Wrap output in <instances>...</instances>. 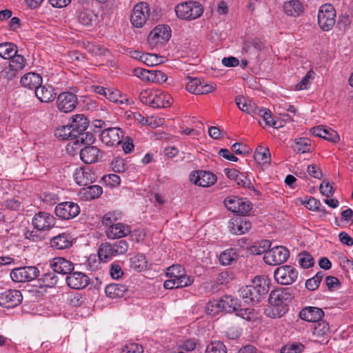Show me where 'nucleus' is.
<instances>
[{"mask_svg": "<svg viewBox=\"0 0 353 353\" xmlns=\"http://www.w3.org/2000/svg\"><path fill=\"white\" fill-rule=\"evenodd\" d=\"M292 290L281 288L272 290L269 296L268 306L265 310V314L271 318H279L288 311V304L292 299Z\"/></svg>", "mask_w": 353, "mask_h": 353, "instance_id": "obj_1", "label": "nucleus"}, {"mask_svg": "<svg viewBox=\"0 0 353 353\" xmlns=\"http://www.w3.org/2000/svg\"><path fill=\"white\" fill-rule=\"evenodd\" d=\"M269 290V284L264 276H256L253 279V285L241 288L239 290L241 296L246 303H258L262 295Z\"/></svg>", "mask_w": 353, "mask_h": 353, "instance_id": "obj_2", "label": "nucleus"}, {"mask_svg": "<svg viewBox=\"0 0 353 353\" xmlns=\"http://www.w3.org/2000/svg\"><path fill=\"white\" fill-rule=\"evenodd\" d=\"M175 12L179 18L190 21L199 17L203 12V8L200 3L190 1L177 4Z\"/></svg>", "mask_w": 353, "mask_h": 353, "instance_id": "obj_3", "label": "nucleus"}, {"mask_svg": "<svg viewBox=\"0 0 353 353\" xmlns=\"http://www.w3.org/2000/svg\"><path fill=\"white\" fill-rule=\"evenodd\" d=\"M336 11L331 4L322 5L318 13V24L323 31L330 30L336 22Z\"/></svg>", "mask_w": 353, "mask_h": 353, "instance_id": "obj_4", "label": "nucleus"}, {"mask_svg": "<svg viewBox=\"0 0 353 353\" xmlns=\"http://www.w3.org/2000/svg\"><path fill=\"white\" fill-rule=\"evenodd\" d=\"M39 275L36 266H23L13 269L10 274L11 279L16 283H25L33 281Z\"/></svg>", "mask_w": 353, "mask_h": 353, "instance_id": "obj_5", "label": "nucleus"}, {"mask_svg": "<svg viewBox=\"0 0 353 353\" xmlns=\"http://www.w3.org/2000/svg\"><path fill=\"white\" fill-rule=\"evenodd\" d=\"M150 14V8L146 2L137 3L132 11L130 21L133 26L141 28L145 24Z\"/></svg>", "mask_w": 353, "mask_h": 353, "instance_id": "obj_6", "label": "nucleus"}, {"mask_svg": "<svg viewBox=\"0 0 353 353\" xmlns=\"http://www.w3.org/2000/svg\"><path fill=\"white\" fill-rule=\"evenodd\" d=\"M297 270L291 265H282L277 268L274 272V276L278 283L281 285H290L295 282L298 278Z\"/></svg>", "mask_w": 353, "mask_h": 353, "instance_id": "obj_7", "label": "nucleus"}, {"mask_svg": "<svg viewBox=\"0 0 353 353\" xmlns=\"http://www.w3.org/2000/svg\"><path fill=\"white\" fill-rule=\"evenodd\" d=\"M290 256L289 250L283 246H275L263 256L264 261L270 265H280L285 262Z\"/></svg>", "mask_w": 353, "mask_h": 353, "instance_id": "obj_8", "label": "nucleus"}, {"mask_svg": "<svg viewBox=\"0 0 353 353\" xmlns=\"http://www.w3.org/2000/svg\"><path fill=\"white\" fill-rule=\"evenodd\" d=\"M55 214L63 220L76 217L80 212L79 205L74 202L65 201L59 203L54 209Z\"/></svg>", "mask_w": 353, "mask_h": 353, "instance_id": "obj_9", "label": "nucleus"}, {"mask_svg": "<svg viewBox=\"0 0 353 353\" xmlns=\"http://www.w3.org/2000/svg\"><path fill=\"white\" fill-rule=\"evenodd\" d=\"M78 103L77 97L70 92L60 93L57 98V107L58 110L64 113L73 111Z\"/></svg>", "mask_w": 353, "mask_h": 353, "instance_id": "obj_10", "label": "nucleus"}, {"mask_svg": "<svg viewBox=\"0 0 353 353\" xmlns=\"http://www.w3.org/2000/svg\"><path fill=\"white\" fill-rule=\"evenodd\" d=\"M32 223L38 231H48L55 225L56 219L48 212H40L34 214Z\"/></svg>", "mask_w": 353, "mask_h": 353, "instance_id": "obj_11", "label": "nucleus"}, {"mask_svg": "<svg viewBox=\"0 0 353 353\" xmlns=\"http://www.w3.org/2000/svg\"><path fill=\"white\" fill-rule=\"evenodd\" d=\"M100 137L106 145L114 146L121 143L123 132L119 128H108L102 130Z\"/></svg>", "mask_w": 353, "mask_h": 353, "instance_id": "obj_12", "label": "nucleus"}, {"mask_svg": "<svg viewBox=\"0 0 353 353\" xmlns=\"http://www.w3.org/2000/svg\"><path fill=\"white\" fill-rule=\"evenodd\" d=\"M190 180L196 185L209 187L216 182V176L210 172L198 170L190 174Z\"/></svg>", "mask_w": 353, "mask_h": 353, "instance_id": "obj_13", "label": "nucleus"}, {"mask_svg": "<svg viewBox=\"0 0 353 353\" xmlns=\"http://www.w3.org/2000/svg\"><path fill=\"white\" fill-rule=\"evenodd\" d=\"M23 299L19 290H8L0 294V305L6 308H12L19 305Z\"/></svg>", "mask_w": 353, "mask_h": 353, "instance_id": "obj_14", "label": "nucleus"}, {"mask_svg": "<svg viewBox=\"0 0 353 353\" xmlns=\"http://www.w3.org/2000/svg\"><path fill=\"white\" fill-rule=\"evenodd\" d=\"M68 285L74 290H82L90 283L88 275L81 272H70L65 278Z\"/></svg>", "mask_w": 353, "mask_h": 353, "instance_id": "obj_15", "label": "nucleus"}, {"mask_svg": "<svg viewBox=\"0 0 353 353\" xmlns=\"http://www.w3.org/2000/svg\"><path fill=\"white\" fill-rule=\"evenodd\" d=\"M96 179V174L88 166L77 168L74 174V179L79 185L87 186Z\"/></svg>", "mask_w": 353, "mask_h": 353, "instance_id": "obj_16", "label": "nucleus"}, {"mask_svg": "<svg viewBox=\"0 0 353 353\" xmlns=\"http://www.w3.org/2000/svg\"><path fill=\"white\" fill-rule=\"evenodd\" d=\"M170 29L168 26H157L149 34L148 42L150 45L154 46L158 43H163L170 37Z\"/></svg>", "mask_w": 353, "mask_h": 353, "instance_id": "obj_17", "label": "nucleus"}, {"mask_svg": "<svg viewBox=\"0 0 353 353\" xmlns=\"http://www.w3.org/2000/svg\"><path fill=\"white\" fill-rule=\"evenodd\" d=\"M105 232L109 239H121L127 236L131 233V226L117 222L114 225L110 227V228H106Z\"/></svg>", "mask_w": 353, "mask_h": 353, "instance_id": "obj_18", "label": "nucleus"}, {"mask_svg": "<svg viewBox=\"0 0 353 353\" xmlns=\"http://www.w3.org/2000/svg\"><path fill=\"white\" fill-rule=\"evenodd\" d=\"M193 278L187 274L176 275V277H169L163 283L165 289L181 288L190 285L193 283Z\"/></svg>", "mask_w": 353, "mask_h": 353, "instance_id": "obj_19", "label": "nucleus"}, {"mask_svg": "<svg viewBox=\"0 0 353 353\" xmlns=\"http://www.w3.org/2000/svg\"><path fill=\"white\" fill-rule=\"evenodd\" d=\"M324 316V312L317 307L307 306L299 312V317L307 322H319Z\"/></svg>", "mask_w": 353, "mask_h": 353, "instance_id": "obj_20", "label": "nucleus"}, {"mask_svg": "<svg viewBox=\"0 0 353 353\" xmlns=\"http://www.w3.org/2000/svg\"><path fill=\"white\" fill-rule=\"evenodd\" d=\"M50 266L55 273L69 274L74 270L73 263L63 257L54 258L50 263Z\"/></svg>", "mask_w": 353, "mask_h": 353, "instance_id": "obj_21", "label": "nucleus"}, {"mask_svg": "<svg viewBox=\"0 0 353 353\" xmlns=\"http://www.w3.org/2000/svg\"><path fill=\"white\" fill-rule=\"evenodd\" d=\"M230 231L234 234H242L251 228V223L245 217H238L232 219L229 225Z\"/></svg>", "mask_w": 353, "mask_h": 353, "instance_id": "obj_22", "label": "nucleus"}, {"mask_svg": "<svg viewBox=\"0 0 353 353\" xmlns=\"http://www.w3.org/2000/svg\"><path fill=\"white\" fill-rule=\"evenodd\" d=\"M80 157L84 163L90 164L97 162L101 157V154L97 147L88 145L81 150Z\"/></svg>", "mask_w": 353, "mask_h": 353, "instance_id": "obj_23", "label": "nucleus"}, {"mask_svg": "<svg viewBox=\"0 0 353 353\" xmlns=\"http://www.w3.org/2000/svg\"><path fill=\"white\" fill-rule=\"evenodd\" d=\"M312 134L316 137H321L329 141L336 143L339 141L338 133L329 128H325L322 125L314 127L311 129Z\"/></svg>", "mask_w": 353, "mask_h": 353, "instance_id": "obj_24", "label": "nucleus"}, {"mask_svg": "<svg viewBox=\"0 0 353 353\" xmlns=\"http://www.w3.org/2000/svg\"><path fill=\"white\" fill-rule=\"evenodd\" d=\"M255 115L259 116L261 118L259 120V123L263 127L272 126L278 128L281 126L277 125V121L272 117V112L268 109L258 107L257 110H255Z\"/></svg>", "mask_w": 353, "mask_h": 353, "instance_id": "obj_25", "label": "nucleus"}, {"mask_svg": "<svg viewBox=\"0 0 353 353\" xmlns=\"http://www.w3.org/2000/svg\"><path fill=\"white\" fill-rule=\"evenodd\" d=\"M34 93L37 99L43 103L50 102L55 97L54 88L50 85L41 84L36 88Z\"/></svg>", "mask_w": 353, "mask_h": 353, "instance_id": "obj_26", "label": "nucleus"}, {"mask_svg": "<svg viewBox=\"0 0 353 353\" xmlns=\"http://www.w3.org/2000/svg\"><path fill=\"white\" fill-rule=\"evenodd\" d=\"M20 83L23 87L35 90L42 83V77L37 73L28 72L21 78Z\"/></svg>", "mask_w": 353, "mask_h": 353, "instance_id": "obj_27", "label": "nucleus"}, {"mask_svg": "<svg viewBox=\"0 0 353 353\" xmlns=\"http://www.w3.org/2000/svg\"><path fill=\"white\" fill-rule=\"evenodd\" d=\"M89 120L82 114H77L71 117L70 123V128L72 129L74 134L85 131L89 125Z\"/></svg>", "mask_w": 353, "mask_h": 353, "instance_id": "obj_28", "label": "nucleus"}, {"mask_svg": "<svg viewBox=\"0 0 353 353\" xmlns=\"http://www.w3.org/2000/svg\"><path fill=\"white\" fill-rule=\"evenodd\" d=\"M172 102L171 96L167 93L157 90L152 94V107L167 108L170 106Z\"/></svg>", "mask_w": 353, "mask_h": 353, "instance_id": "obj_29", "label": "nucleus"}, {"mask_svg": "<svg viewBox=\"0 0 353 353\" xmlns=\"http://www.w3.org/2000/svg\"><path fill=\"white\" fill-rule=\"evenodd\" d=\"M329 330L328 323L325 321H319L313 331V335L315 336L316 341L321 343H327Z\"/></svg>", "mask_w": 353, "mask_h": 353, "instance_id": "obj_30", "label": "nucleus"}, {"mask_svg": "<svg viewBox=\"0 0 353 353\" xmlns=\"http://www.w3.org/2000/svg\"><path fill=\"white\" fill-rule=\"evenodd\" d=\"M50 245L57 250L67 249L72 245V237L69 234L61 233L51 239Z\"/></svg>", "mask_w": 353, "mask_h": 353, "instance_id": "obj_31", "label": "nucleus"}, {"mask_svg": "<svg viewBox=\"0 0 353 353\" xmlns=\"http://www.w3.org/2000/svg\"><path fill=\"white\" fill-rule=\"evenodd\" d=\"M103 192V189L97 185H91L90 184L85 186L80 190L81 196L86 201L92 200L99 197Z\"/></svg>", "mask_w": 353, "mask_h": 353, "instance_id": "obj_32", "label": "nucleus"}, {"mask_svg": "<svg viewBox=\"0 0 353 353\" xmlns=\"http://www.w3.org/2000/svg\"><path fill=\"white\" fill-rule=\"evenodd\" d=\"M220 301L223 311L228 313L235 312L240 307L239 299L230 295L223 296L220 299Z\"/></svg>", "mask_w": 353, "mask_h": 353, "instance_id": "obj_33", "label": "nucleus"}, {"mask_svg": "<svg viewBox=\"0 0 353 353\" xmlns=\"http://www.w3.org/2000/svg\"><path fill=\"white\" fill-rule=\"evenodd\" d=\"M127 290L125 285L119 283H111L105 288V294L111 299L123 297Z\"/></svg>", "mask_w": 353, "mask_h": 353, "instance_id": "obj_34", "label": "nucleus"}, {"mask_svg": "<svg viewBox=\"0 0 353 353\" xmlns=\"http://www.w3.org/2000/svg\"><path fill=\"white\" fill-rule=\"evenodd\" d=\"M235 101L236 105L241 111L254 117L255 110L259 107L254 103L248 101L243 96H237Z\"/></svg>", "mask_w": 353, "mask_h": 353, "instance_id": "obj_35", "label": "nucleus"}, {"mask_svg": "<svg viewBox=\"0 0 353 353\" xmlns=\"http://www.w3.org/2000/svg\"><path fill=\"white\" fill-rule=\"evenodd\" d=\"M79 22L84 26H93L96 25L98 16L92 10L80 11L77 15Z\"/></svg>", "mask_w": 353, "mask_h": 353, "instance_id": "obj_36", "label": "nucleus"}, {"mask_svg": "<svg viewBox=\"0 0 353 353\" xmlns=\"http://www.w3.org/2000/svg\"><path fill=\"white\" fill-rule=\"evenodd\" d=\"M283 10L288 15L297 17L303 12V7L299 0H290L284 3Z\"/></svg>", "mask_w": 353, "mask_h": 353, "instance_id": "obj_37", "label": "nucleus"}, {"mask_svg": "<svg viewBox=\"0 0 353 353\" xmlns=\"http://www.w3.org/2000/svg\"><path fill=\"white\" fill-rule=\"evenodd\" d=\"M17 46L11 42L0 43V57L4 59H10L17 53Z\"/></svg>", "mask_w": 353, "mask_h": 353, "instance_id": "obj_38", "label": "nucleus"}, {"mask_svg": "<svg viewBox=\"0 0 353 353\" xmlns=\"http://www.w3.org/2000/svg\"><path fill=\"white\" fill-rule=\"evenodd\" d=\"M254 157L259 163H270L271 154L268 148L259 145L255 150Z\"/></svg>", "mask_w": 353, "mask_h": 353, "instance_id": "obj_39", "label": "nucleus"}, {"mask_svg": "<svg viewBox=\"0 0 353 353\" xmlns=\"http://www.w3.org/2000/svg\"><path fill=\"white\" fill-rule=\"evenodd\" d=\"M239 254L236 250L230 248L221 253L219 261L223 265H229L238 259Z\"/></svg>", "mask_w": 353, "mask_h": 353, "instance_id": "obj_40", "label": "nucleus"}, {"mask_svg": "<svg viewBox=\"0 0 353 353\" xmlns=\"http://www.w3.org/2000/svg\"><path fill=\"white\" fill-rule=\"evenodd\" d=\"M99 258L103 261H108L111 257L115 256L116 254L112 244L108 243H102L98 250Z\"/></svg>", "mask_w": 353, "mask_h": 353, "instance_id": "obj_41", "label": "nucleus"}, {"mask_svg": "<svg viewBox=\"0 0 353 353\" xmlns=\"http://www.w3.org/2000/svg\"><path fill=\"white\" fill-rule=\"evenodd\" d=\"M148 265V261L143 254H137L130 259V267L137 272L145 270Z\"/></svg>", "mask_w": 353, "mask_h": 353, "instance_id": "obj_42", "label": "nucleus"}, {"mask_svg": "<svg viewBox=\"0 0 353 353\" xmlns=\"http://www.w3.org/2000/svg\"><path fill=\"white\" fill-rule=\"evenodd\" d=\"M122 218V214L119 211H112L109 212L103 215L102 217V224L106 227V228H110L112 225H114L117 223L118 221L121 220Z\"/></svg>", "mask_w": 353, "mask_h": 353, "instance_id": "obj_43", "label": "nucleus"}, {"mask_svg": "<svg viewBox=\"0 0 353 353\" xmlns=\"http://www.w3.org/2000/svg\"><path fill=\"white\" fill-rule=\"evenodd\" d=\"M54 135L61 140H74L75 137L74 132L70 128V124L57 128L54 132Z\"/></svg>", "mask_w": 353, "mask_h": 353, "instance_id": "obj_44", "label": "nucleus"}, {"mask_svg": "<svg viewBox=\"0 0 353 353\" xmlns=\"http://www.w3.org/2000/svg\"><path fill=\"white\" fill-rule=\"evenodd\" d=\"M94 141V137L92 132L83 131L75 134L74 139V145H91Z\"/></svg>", "mask_w": 353, "mask_h": 353, "instance_id": "obj_45", "label": "nucleus"}, {"mask_svg": "<svg viewBox=\"0 0 353 353\" xmlns=\"http://www.w3.org/2000/svg\"><path fill=\"white\" fill-rule=\"evenodd\" d=\"M271 242L269 240H261L256 242L250 248V252L253 254L259 255L263 253L264 254L270 250Z\"/></svg>", "mask_w": 353, "mask_h": 353, "instance_id": "obj_46", "label": "nucleus"}, {"mask_svg": "<svg viewBox=\"0 0 353 353\" xmlns=\"http://www.w3.org/2000/svg\"><path fill=\"white\" fill-rule=\"evenodd\" d=\"M39 281L42 282V285L47 288H52L56 285L58 283L59 278L56 275V273L52 272H48L41 275Z\"/></svg>", "mask_w": 353, "mask_h": 353, "instance_id": "obj_47", "label": "nucleus"}, {"mask_svg": "<svg viewBox=\"0 0 353 353\" xmlns=\"http://www.w3.org/2000/svg\"><path fill=\"white\" fill-rule=\"evenodd\" d=\"M26 63V60L24 57L16 53L15 55L10 59L9 66H10V68H13L15 71L19 72L23 69Z\"/></svg>", "mask_w": 353, "mask_h": 353, "instance_id": "obj_48", "label": "nucleus"}, {"mask_svg": "<svg viewBox=\"0 0 353 353\" xmlns=\"http://www.w3.org/2000/svg\"><path fill=\"white\" fill-rule=\"evenodd\" d=\"M236 315L248 321H252L257 318L255 310L252 308H241L240 307L235 312Z\"/></svg>", "mask_w": 353, "mask_h": 353, "instance_id": "obj_49", "label": "nucleus"}, {"mask_svg": "<svg viewBox=\"0 0 353 353\" xmlns=\"http://www.w3.org/2000/svg\"><path fill=\"white\" fill-rule=\"evenodd\" d=\"M161 57H158L155 54H143L141 57V61L148 66L157 65L163 62Z\"/></svg>", "mask_w": 353, "mask_h": 353, "instance_id": "obj_50", "label": "nucleus"}, {"mask_svg": "<svg viewBox=\"0 0 353 353\" xmlns=\"http://www.w3.org/2000/svg\"><path fill=\"white\" fill-rule=\"evenodd\" d=\"M103 97L109 101L113 103H123V99H121L122 96L121 94V92L117 89L107 88L105 90V94H104Z\"/></svg>", "mask_w": 353, "mask_h": 353, "instance_id": "obj_51", "label": "nucleus"}, {"mask_svg": "<svg viewBox=\"0 0 353 353\" xmlns=\"http://www.w3.org/2000/svg\"><path fill=\"white\" fill-rule=\"evenodd\" d=\"M324 276V273L321 271L318 272L315 276H314L312 278H310L307 279L305 282V288L309 290H316L321 281H322L323 278Z\"/></svg>", "mask_w": 353, "mask_h": 353, "instance_id": "obj_52", "label": "nucleus"}, {"mask_svg": "<svg viewBox=\"0 0 353 353\" xmlns=\"http://www.w3.org/2000/svg\"><path fill=\"white\" fill-rule=\"evenodd\" d=\"M111 168L115 172H124L128 169V164L125 159L116 157L111 162Z\"/></svg>", "mask_w": 353, "mask_h": 353, "instance_id": "obj_53", "label": "nucleus"}, {"mask_svg": "<svg viewBox=\"0 0 353 353\" xmlns=\"http://www.w3.org/2000/svg\"><path fill=\"white\" fill-rule=\"evenodd\" d=\"M315 73L312 70H309L303 77L301 81L296 85V90H305L311 84L312 81L314 78Z\"/></svg>", "mask_w": 353, "mask_h": 353, "instance_id": "obj_54", "label": "nucleus"}, {"mask_svg": "<svg viewBox=\"0 0 353 353\" xmlns=\"http://www.w3.org/2000/svg\"><path fill=\"white\" fill-rule=\"evenodd\" d=\"M205 353H227V350L223 343L214 341L206 347Z\"/></svg>", "mask_w": 353, "mask_h": 353, "instance_id": "obj_55", "label": "nucleus"}, {"mask_svg": "<svg viewBox=\"0 0 353 353\" xmlns=\"http://www.w3.org/2000/svg\"><path fill=\"white\" fill-rule=\"evenodd\" d=\"M223 311L221 307V301L219 300H212L209 301L206 305V312L208 314L214 316Z\"/></svg>", "mask_w": 353, "mask_h": 353, "instance_id": "obj_56", "label": "nucleus"}, {"mask_svg": "<svg viewBox=\"0 0 353 353\" xmlns=\"http://www.w3.org/2000/svg\"><path fill=\"white\" fill-rule=\"evenodd\" d=\"M295 150L298 153H305L310 150V141L305 138H299L295 140Z\"/></svg>", "mask_w": 353, "mask_h": 353, "instance_id": "obj_57", "label": "nucleus"}, {"mask_svg": "<svg viewBox=\"0 0 353 353\" xmlns=\"http://www.w3.org/2000/svg\"><path fill=\"white\" fill-rule=\"evenodd\" d=\"M116 256L125 254L129 248L128 242L125 239H121L112 244Z\"/></svg>", "mask_w": 353, "mask_h": 353, "instance_id": "obj_58", "label": "nucleus"}, {"mask_svg": "<svg viewBox=\"0 0 353 353\" xmlns=\"http://www.w3.org/2000/svg\"><path fill=\"white\" fill-rule=\"evenodd\" d=\"M277 108L279 114L280 115H283L284 117L283 119L286 121H290L292 120V118L289 116V114L283 112V110H285L293 114H295L296 112V108L293 105L288 104L286 103L279 104Z\"/></svg>", "mask_w": 353, "mask_h": 353, "instance_id": "obj_59", "label": "nucleus"}, {"mask_svg": "<svg viewBox=\"0 0 353 353\" xmlns=\"http://www.w3.org/2000/svg\"><path fill=\"white\" fill-rule=\"evenodd\" d=\"M299 262L303 268H308L312 267L314 263V259L311 254L307 252H303L299 255Z\"/></svg>", "mask_w": 353, "mask_h": 353, "instance_id": "obj_60", "label": "nucleus"}, {"mask_svg": "<svg viewBox=\"0 0 353 353\" xmlns=\"http://www.w3.org/2000/svg\"><path fill=\"white\" fill-rule=\"evenodd\" d=\"M201 81L196 78H190L186 83V90L193 94H199L201 88Z\"/></svg>", "mask_w": 353, "mask_h": 353, "instance_id": "obj_61", "label": "nucleus"}, {"mask_svg": "<svg viewBox=\"0 0 353 353\" xmlns=\"http://www.w3.org/2000/svg\"><path fill=\"white\" fill-rule=\"evenodd\" d=\"M41 199L43 202L48 206L56 204L59 200L58 195L52 192H43Z\"/></svg>", "mask_w": 353, "mask_h": 353, "instance_id": "obj_62", "label": "nucleus"}, {"mask_svg": "<svg viewBox=\"0 0 353 353\" xmlns=\"http://www.w3.org/2000/svg\"><path fill=\"white\" fill-rule=\"evenodd\" d=\"M303 350L301 343L287 344L281 350V353H300Z\"/></svg>", "mask_w": 353, "mask_h": 353, "instance_id": "obj_63", "label": "nucleus"}, {"mask_svg": "<svg viewBox=\"0 0 353 353\" xmlns=\"http://www.w3.org/2000/svg\"><path fill=\"white\" fill-rule=\"evenodd\" d=\"M3 206L5 208L10 210H20L22 209L21 201L15 198L8 199L4 201Z\"/></svg>", "mask_w": 353, "mask_h": 353, "instance_id": "obj_64", "label": "nucleus"}]
</instances>
